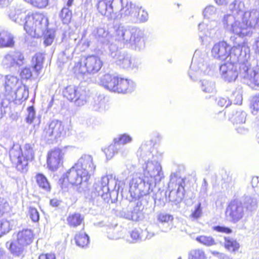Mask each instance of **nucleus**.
<instances>
[{
    "instance_id": "1",
    "label": "nucleus",
    "mask_w": 259,
    "mask_h": 259,
    "mask_svg": "<svg viewBox=\"0 0 259 259\" xmlns=\"http://www.w3.org/2000/svg\"><path fill=\"white\" fill-rule=\"evenodd\" d=\"M95 169L92 156H82L63 175L62 184L73 187L87 185Z\"/></svg>"
},
{
    "instance_id": "2",
    "label": "nucleus",
    "mask_w": 259,
    "mask_h": 259,
    "mask_svg": "<svg viewBox=\"0 0 259 259\" xmlns=\"http://www.w3.org/2000/svg\"><path fill=\"white\" fill-rule=\"evenodd\" d=\"M9 158L12 166L18 171L26 172L29 163L35 158L33 145L26 143L23 146H14L10 150Z\"/></svg>"
},
{
    "instance_id": "3",
    "label": "nucleus",
    "mask_w": 259,
    "mask_h": 259,
    "mask_svg": "<svg viewBox=\"0 0 259 259\" xmlns=\"http://www.w3.org/2000/svg\"><path fill=\"white\" fill-rule=\"evenodd\" d=\"M102 86L113 93L125 94L133 89V82L128 78L120 75L104 74L100 79Z\"/></svg>"
},
{
    "instance_id": "4",
    "label": "nucleus",
    "mask_w": 259,
    "mask_h": 259,
    "mask_svg": "<svg viewBox=\"0 0 259 259\" xmlns=\"http://www.w3.org/2000/svg\"><path fill=\"white\" fill-rule=\"evenodd\" d=\"M35 234L32 231L24 229L17 232L16 239L8 242V249L15 256H23L25 248L29 246L34 241Z\"/></svg>"
},
{
    "instance_id": "5",
    "label": "nucleus",
    "mask_w": 259,
    "mask_h": 259,
    "mask_svg": "<svg viewBox=\"0 0 259 259\" xmlns=\"http://www.w3.org/2000/svg\"><path fill=\"white\" fill-rule=\"evenodd\" d=\"M23 22L24 30L33 36L42 31L48 26V18L42 13L37 11L28 13Z\"/></svg>"
},
{
    "instance_id": "6",
    "label": "nucleus",
    "mask_w": 259,
    "mask_h": 259,
    "mask_svg": "<svg viewBox=\"0 0 259 259\" xmlns=\"http://www.w3.org/2000/svg\"><path fill=\"white\" fill-rule=\"evenodd\" d=\"M101 58L95 55H90L81 58L73 67L75 73L80 75L94 74L98 72L103 66Z\"/></svg>"
},
{
    "instance_id": "7",
    "label": "nucleus",
    "mask_w": 259,
    "mask_h": 259,
    "mask_svg": "<svg viewBox=\"0 0 259 259\" xmlns=\"http://www.w3.org/2000/svg\"><path fill=\"white\" fill-rule=\"evenodd\" d=\"M68 146L63 148L55 147L50 149L47 154V165L49 169L52 171L57 170L63 164L64 150Z\"/></svg>"
},
{
    "instance_id": "8",
    "label": "nucleus",
    "mask_w": 259,
    "mask_h": 259,
    "mask_svg": "<svg viewBox=\"0 0 259 259\" xmlns=\"http://www.w3.org/2000/svg\"><path fill=\"white\" fill-rule=\"evenodd\" d=\"M63 96L70 102L81 101L82 104L89 98V92L84 89L72 85L67 86L63 91Z\"/></svg>"
},
{
    "instance_id": "9",
    "label": "nucleus",
    "mask_w": 259,
    "mask_h": 259,
    "mask_svg": "<svg viewBox=\"0 0 259 259\" xmlns=\"http://www.w3.org/2000/svg\"><path fill=\"white\" fill-rule=\"evenodd\" d=\"M225 214L227 217L230 218L233 223L238 222L244 214L242 203L236 199L231 200L226 208Z\"/></svg>"
},
{
    "instance_id": "10",
    "label": "nucleus",
    "mask_w": 259,
    "mask_h": 259,
    "mask_svg": "<svg viewBox=\"0 0 259 259\" xmlns=\"http://www.w3.org/2000/svg\"><path fill=\"white\" fill-rule=\"evenodd\" d=\"M232 47L225 41H221L214 45L211 50L212 56L222 61L226 60L230 55Z\"/></svg>"
},
{
    "instance_id": "11",
    "label": "nucleus",
    "mask_w": 259,
    "mask_h": 259,
    "mask_svg": "<svg viewBox=\"0 0 259 259\" xmlns=\"http://www.w3.org/2000/svg\"><path fill=\"white\" fill-rule=\"evenodd\" d=\"M222 76L229 82L234 81L238 77V71L236 66L233 63H227L221 67Z\"/></svg>"
},
{
    "instance_id": "12",
    "label": "nucleus",
    "mask_w": 259,
    "mask_h": 259,
    "mask_svg": "<svg viewBox=\"0 0 259 259\" xmlns=\"http://www.w3.org/2000/svg\"><path fill=\"white\" fill-rule=\"evenodd\" d=\"M15 45L14 36L7 30H0V48H12Z\"/></svg>"
},
{
    "instance_id": "13",
    "label": "nucleus",
    "mask_w": 259,
    "mask_h": 259,
    "mask_svg": "<svg viewBox=\"0 0 259 259\" xmlns=\"http://www.w3.org/2000/svg\"><path fill=\"white\" fill-rule=\"evenodd\" d=\"M113 3L104 0H99L97 4L98 12L102 16L111 17L113 13Z\"/></svg>"
},
{
    "instance_id": "14",
    "label": "nucleus",
    "mask_w": 259,
    "mask_h": 259,
    "mask_svg": "<svg viewBox=\"0 0 259 259\" xmlns=\"http://www.w3.org/2000/svg\"><path fill=\"white\" fill-rule=\"evenodd\" d=\"M258 23V19L257 17L250 16L248 19L242 20L240 24V30L242 33L239 34L240 36L243 37L247 35L249 28H254Z\"/></svg>"
},
{
    "instance_id": "15",
    "label": "nucleus",
    "mask_w": 259,
    "mask_h": 259,
    "mask_svg": "<svg viewBox=\"0 0 259 259\" xmlns=\"http://www.w3.org/2000/svg\"><path fill=\"white\" fill-rule=\"evenodd\" d=\"M84 217L78 212L70 213L66 218L67 224L70 228H76L83 224Z\"/></svg>"
},
{
    "instance_id": "16",
    "label": "nucleus",
    "mask_w": 259,
    "mask_h": 259,
    "mask_svg": "<svg viewBox=\"0 0 259 259\" xmlns=\"http://www.w3.org/2000/svg\"><path fill=\"white\" fill-rule=\"evenodd\" d=\"M35 180L39 188L46 192L51 190V184L47 178L42 173H37L35 176Z\"/></svg>"
},
{
    "instance_id": "17",
    "label": "nucleus",
    "mask_w": 259,
    "mask_h": 259,
    "mask_svg": "<svg viewBox=\"0 0 259 259\" xmlns=\"http://www.w3.org/2000/svg\"><path fill=\"white\" fill-rule=\"evenodd\" d=\"M161 169L157 166H154L151 170L145 171L144 180L147 184L151 185L153 183H155L157 177L160 175Z\"/></svg>"
},
{
    "instance_id": "18",
    "label": "nucleus",
    "mask_w": 259,
    "mask_h": 259,
    "mask_svg": "<svg viewBox=\"0 0 259 259\" xmlns=\"http://www.w3.org/2000/svg\"><path fill=\"white\" fill-rule=\"evenodd\" d=\"M5 212V207L0 201V218L3 216ZM12 226L9 221L7 220L0 221V237L8 233L12 229Z\"/></svg>"
},
{
    "instance_id": "19",
    "label": "nucleus",
    "mask_w": 259,
    "mask_h": 259,
    "mask_svg": "<svg viewBox=\"0 0 259 259\" xmlns=\"http://www.w3.org/2000/svg\"><path fill=\"white\" fill-rule=\"evenodd\" d=\"M49 128L51 130V135H55L56 137H60L65 133L64 126L61 121H52L50 124Z\"/></svg>"
},
{
    "instance_id": "20",
    "label": "nucleus",
    "mask_w": 259,
    "mask_h": 259,
    "mask_svg": "<svg viewBox=\"0 0 259 259\" xmlns=\"http://www.w3.org/2000/svg\"><path fill=\"white\" fill-rule=\"evenodd\" d=\"M45 57L41 53H36L32 57V68L38 74L40 73L43 67Z\"/></svg>"
},
{
    "instance_id": "21",
    "label": "nucleus",
    "mask_w": 259,
    "mask_h": 259,
    "mask_svg": "<svg viewBox=\"0 0 259 259\" xmlns=\"http://www.w3.org/2000/svg\"><path fill=\"white\" fill-rule=\"evenodd\" d=\"M74 240L76 245L81 248L87 247L90 243V238L84 233L76 234L74 236Z\"/></svg>"
},
{
    "instance_id": "22",
    "label": "nucleus",
    "mask_w": 259,
    "mask_h": 259,
    "mask_svg": "<svg viewBox=\"0 0 259 259\" xmlns=\"http://www.w3.org/2000/svg\"><path fill=\"white\" fill-rule=\"evenodd\" d=\"M224 247L229 251L235 252L239 249L240 244L236 240L225 237L224 238Z\"/></svg>"
},
{
    "instance_id": "23",
    "label": "nucleus",
    "mask_w": 259,
    "mask_h": 259,
    "mask_svg": "<svg viewBox=\"0 0 259 259\" xmlns=\"http://www.w3.org/2000/svg\"><path fill=\"white\" fill-rule=\"evenodd\" d=\"M19 79L13 75H6L5 77V88L6 91L10 92L16 87Z\"/></svg>"
},
{
    "instance_id": "24",
    "label": "nucleus",
    "mask_w": 259,
    "mask_h": 259,
    "mask_svg": "<svg viewBox=\"0 0 259 259\" xmlns=\"http://www.w3.org/2000/svg\"><path fill=\"white\" fill-rule=\"evenodd\" d=\"M196 240L206 246H213L217 244L215 239L211 236L200 235L196 238Z\"/></svg>"
},
{
    "instance_id": "25",
    "label": "nucleus",
    "mask_w": 259,
    "mask_h": 259,
    "mask_svg": "<svg viewBox=\"0 0 259 259\" xmlns=\"http://www.w3.org/2000/svg\"><path fill=\"white\" fill-rule=\"evenodd\" d=\"M60 18L64 24H68L71 21L72 11L68 8H63L60 15Z\"/></svg>"
},
{
    "instance_id": "26",
    "label": "nucleus",
    "mask_w": 259,
    "mask_h": 259,
    "mask_svg": "<svg viewBox=\"0 0 259 259\" xmlns=\"http://www.w3.org/2000/svg\"><path fill=\"white\" fill-rule=\"evenodd\" d=\"M132 140V138L127 134L120 135L118 138L113 140L114 144L115 145H125L130 143Z\"/></svg>"
},
{
    "instance_id": "27",
    "label": "nucleus",
    "mask_w": 259,
    "mask_h": 259,
    "mask_svg": "<svg viewBox=\"0 0 259 259\" xmlns=\"http://www.w3.org/2000/svg\"><path fill=\"white\" fill-rule=\"evenodd\" d=\"M188 259H206V256L203 250L196 249L189 253Z\"/></svg>"
},
{
    "instance_id": "28",
    "label": "nucleus",
    "mask_w": 259,
    "mask_h": 259,
    "mask_svg": "<svg viewBox=\"0 0 259 259\" xmlns=\"http://www.w3.org/2000/svg\"><path fill=\"white\" fill-rule=\"evenodd\" d=\"M33 6L39 9H43L46 7L49 4V0H24Z\"/></svg>"
},
{
    "instance_id": "29",
    "label": "nucleus",
    "mask_w": 259,
    "mask_h": 259,
    "mask_svg": "<svg viewBox=\"0 0 259 259\" xmlns=\"http://www.w3.org/2000/svg\"><path fill=\"white\" fill-rule=\"evenodd\" d=\"M14 60L13 55L11 54H6L3 58L2 64L6 68H11L14 66Z\"/></svg>"
},
{
    "instance_id": "30",
    "label": "nucleus",
    "mask_w": 259,
    "mask_h": 259,
    "mask_svg": "<svg viewBox=\"0 0 259 259\" xmlns=\"http://www.w3.org/2000/svg\"><path fill=\"white\" fill-rule=\"evenodd\" d=\"M14 60V66H20L24 64L25 58L22 53L20 52H15L13 55Z\"/></svg>"
},
{
    "instance_id": "31",
    "label": "nucleus",
    "mask_w": 259,
    "mask_h": 259,
    "mask_svg": "<svg viewBox=\"0 0 259 259\" xmlns=\"http://www.w3.org/2000/svg\"><path fill=\"white\" fill-rule=\"evenodd\" d=\"M28 215L33 222H37L39 220V214L36 208L29 207L28 208Z\"/></svg>"
},
{
    "instance_id": "32",
    "label": "nucleus",
    "mask_w": 259,
    "mask_h": 259,
    "mask_svg": "<svg viewBox=\"0 0 259 259\" xmlns=\"http://www.w3.org/2000/svg\"><path fill=\"white\" fill-rule=\"evenodd\" d=\"M202 213L201 204L199 203L195 207L194 210L192 211L190 217L193 220H197L201 217Z\"/></svg>"
},
{
    "instance_id": "33",
    "label": "nucleus",
    "mask_w": 259,
    "mask_h": 259,
    "mask_svg": "<svg viewBox=\"0 0 259 259\" xmlns=\"http://www.w3.org/2000/svg\"><path fill=\"white\" fill-rule=\"evenodd\" d=\"M20 76L22 79L28 80L32 76V73L30 68L24 67L22 69L20 73Z\"/></svg>"
},
{
    "instance_id": "34",
    "label": "nucleus",
    "mask_w": 259,
    "mask_h": 259,
    "mask_svg": "<svg viewBox=\"0 0 259 259\" xmlns=\"http://www.w3.org/2000/svg\"><path fill=\"white\" fill-rule=\"evenodd\" d=\"M109 32L105 28L98 27L96 29V37L99 39H105L108 37Z\"/></svg>"
},
{
    "instance_id": "35",
    "label": "nucleus",
    "mask_w": 259,
    "mask_h": 259,
    "mask_svg": "<svg viewBox=\"0 0 259 259\" xmlns=\"http://www.w3.org/2000/svg\"><path fill=\"white\" fill-rule=\"evenodd\" d=\"M28 114L26 117V121L28 123L33 122L35 118V112L33 106H29L27 108Z\"/></svg>"
},
{
    "instance_id": "36",
    "label": "nucleus",
    "mask_w": 259,
    "mask_h": 259,
    "mask_svg": "<svg viewBox=\"0 0 259 259\" xmlns=\"http://www.w3.org/2000/svg\"><path fill=\"white\" fill-rule=\"evenodd\" d=\"M158 220L161 223H168L173 220V217L169 214L161 213L158 215Z\"/></svg>"
},
{
    "instance_id": "37",
    "label": "nucleus",
    "mask_w": 259,
    "mask_h": 259,
    "mask_svg": "<svg viewBox=\"0 0 259 259\" xmlns=\"http://www.w3.org/2000/svg\"><path fill=\"white\" fill-rule=\"evenodd\" d=\"M22 89V88L20 87L18 88L16 92V96L20 100H25L28 96V90L24 88V89H23V94L22 95H20V92Z\"/></svg>"
},
{
    "instance_id": "38",
    "label": "nucleus",
    "mask_w": 259,
    "mask_h": 259,
    "mask_svg": "<svg viewBox=\"0 0 259 259\" xmlns=\"http://www.w3.org/2000/svg\"><path fill=\"white\" fill-rule=\"evenodd\" d=\"M213 230L219 233L229 234L232 233V230L227 227L217 226L213 228Z\"/></svg>"
},
{
    "instance_id": "39",
    "label": "nucleus",
    "mask_w": 259,
    "mask_h": 259,
    "mask_svg": "<svg viewBox=\"0 0 259 259\" xmlns=\"http://www.w3.org/2000/svg\"><path fill=\"white\" fill-rule=\"evenodd\" d=\"M251 107L253 111L259 112V94L253 97Z\"/></svg>"
},
{
    "instance_id": "40",
    "label": "nucleus",
    "mask_w": 259,
    "mask_h": 259,
    "mask_svg": "<svg viewBox=\"0 0 259 259\" xmlns=\"http://www.w3.org/2000/svg\"><path fill=\"white\" fill-rule=\"evenodd\" d=\"M241 22L236 21L234 22L231 26V29L233 32L238 35L239 36V34L242 33L241 30H240V27H241V25L240 24Z\"/></svg>"
},
{
    "instance_id": "41",
    "label": "nucleus",
    "mask_w": 259,
    "mask_h": 259,
    "mask_svg": "<svg viewBox=\"0 0 259 259\" xmlns=\"http://www.w3.org/2000/svg\"><path fill=\"white\" fill-rule=\"evenodd\" d=\"M38 259H57L55 253L53 252H46L40 253Z\"/></svg>"
},
{
    "instance_id": "42",
    "label": "nucleus",
    "mask_w": 259,
    "mask_h": 259,
    "mask_svg": "<svg viewBox=\"0 0 259 259\" xmlns=\"http://www.w3.org/2000/svg\"><path fill=\"white\" fill-rule=\"evenodd\" d=\"M54 35L52 33L47 34L44 36V44L46 46H50L53 42Z\"/></svg>"
},
{
    "instance_id": "43",
    "label": "nucleus",
    "mask_w": 259,
    "mask_h": 259,
    "mask_svg": "<svg viewBox=\"0 0 259 259\" xmlns=\"http://www.w3.org/2000/svg\"><path fill=\"white\" fill-rule=\"evenodd\" d=\"M118 63L119 65H122L123 67H124L125 66H128L130 64V60L127 57L123 55H120L118 60Z\"/></svg>"
},
{
    "instance_id": "44",
    "label": "nucleus",
    "mask_w": 259,
    "mask_h": 259,
    "mask_svg": "<svg viewBox=\"0 0 259 259\" xmlns=\"http://www.w3.org/2000/svg\"><path fill=\"white\" fill-rule=\"evenodd\" d=\"M176 185L178 186L177 193H183L184 192L185 181L183 179H182L180 182H177Z\"/></svg>"
},
{
    "instance_id": "45",
    "label": "nucleus",
    "mask_w": 259,
    "mask_h": 259,
    "mask_svg": "<svg viewBox=\"0 0 259 259\" xmlns=\"http://www.w3.org/2000/svg\"><path fill=\"white\" fill-rule=\"evenodd\" d=\"M214 118L218 121H223L226 119V113L223 111H220L216 113L214 115Z\"/></svg>"
},
{
    "instance_id": "46",
    "label": "nucleus",
    "mask_w": 259,
    "mask_h": 259,
    "mask_svg": "<svg viewBox=\"0 0 259 259\" xmlns=\"http://www.w3.org/2000/svg\"><path fill=\"white\" fill-rule=\"evenodd\" d=\"M130 236L131 238V242H135L140 239V234L137 231H132L131 233Z\"/></svg>"
},
{
    "instance_id": "47",
    "label": "nucleus",
    "mask_w": 259,
    "mask_h": 259,
    "mask_svg": "<svg viewBox=\"0 0 259 259\" xmlns=\"http://www.w3.org/2000/svg\"><path fill=\"white\" fill-rule=\"evenodd\" d=\"M252 82L254 85L259 86V69L254 72Z\"/></svg>"
},
{
    "instance_id": "48",
    "label": "nucleus",
    "mask_w": 259,
    "mask_h": 259,
    "mask_svg": "<svg viewBox=\"0 0 259 259\" xmlns=\"http://www.w3.org/2000/svg\"><path fill=\"white\" fill-rule=\"evenodd\" d=\"M61 201L57 198H52L50 201V204L54 207H59L60 205Z\"/></svg>"
},
{
    "instance_id": "49",
    "label": "nucleus",
    "mask_w": 259,
    "mask_h": 259,
    "mask_svg": "<svg viewBox=\"0 0 259 259\" xmlns=\"http://www.w3.org/2000/svg\"><path fill=\"white\" fill-rule=\"evenodd\" d=\"M113 150V148L111 146H109L104 149V152L107 156L111 157L113 155V152L112 151Z\"/></svg>"
},
{
    "instance_id": "50",
    "label": "nucleus",
    "mask_w": 259,
    "mask_h": 259,
    "mask_svg": "<svg viewBox=\"0 0 259 259\" xmlns=\"http://www.w3.org/2000/svg\"><path fill=\"white\" fill-rule=\"evenodd\" d=\"M218 104L222 107H227L229 102L225 98H221L218 101Z\"/></svg>"
},
{
    "instance_id": "51",
    "label": "nucleus",
    "mask_w": 259,
    "mask_h": 259,
    "mask_svg": "<svg viewBox=\"0 0 259 259\" xmlns=\"http://www.w3.org/2000/svg\"><path fill=\"white\" fill-rule=\"evenodd\" d=\"M161 139V137L159 135H156L154 136L153 139L152 140V142H156L159 141Z\"/></svg>"
},
{
    "instance_id": "52",
    "label": "nucleus",
    "mask_w": 259,
    "mask_h": 259,
    "mask_svg": "<svg viewBox=\"0 0 259 259\" xmlns=\"http://www.w3.org/2000/svg\"><path fill=\"white\" fill-rule=\"evenodd\" d=\"M215 1L218 5H221L226 4L227 3V0H215Z\"/></svg>"
},
{
    "instance_id": "53",
    "label": "nucleus",
    "mask_w": 259,
    "mask_h": 259,
    "mask_svg": "<svg viewBox=\"0 0 259 259\" xmlns=\"http://www.w3.org/2000/svg\"><path fill=\"white\" fill-rule=\"evenodd\" d=\"M255 51L256 53L259 54V40H257L255 42Z\"/></svg>"
},
{
    "instance_id": "54",
    "label": "nucleus",
    "mask_w": 259,
    "mask_h": 259,
    "mask_svg": "<svg viewBox=\"0 0 259 259\" xmlns=\"http://www.w3.org/2000/svg\"><path fill=\"white\" fill-rule=\"evenodd\" d=\"M141 205H142L141 202H138L137 203L136 207H138V209H135L134 210L135 211L136 210L137 212L140 211H141L140 207H141Z\"/></svg>"
},
{
    "instance_id": "55",
    "label": "nucleus",
    "mask_w": 259,
    "mask_h": 259,
    "mask_svg": "<svg viewBox=\"0 0 259 259\" xmlns=\"http://www.w3.org/2000/svg\"><path fill=\"white\" fill-rule=\"evenodd\" d=\"M73 1L74 0H68V1L67 2V7H69L71 6L73 4Z\"/></svg>"
},
{
    "instance_id": "56",
    "label": "nucleus",
    "mask_w": 259,
    "mask_h": 259,
    "mask_svg": "<svg viewBox=\"0 0 259 259\" xmlns=\"http://www.w3.org/2000/svg\"><path fill=\"white\" fill-rule=\"evenodd\" d=\"M19 18H20V20L22 19V17H20L19 16L17 17V18H16V19H18Z\"/></svg>"
}]
</instances>
